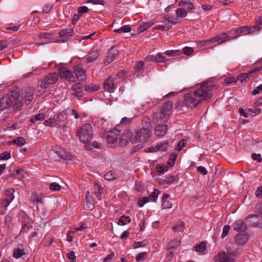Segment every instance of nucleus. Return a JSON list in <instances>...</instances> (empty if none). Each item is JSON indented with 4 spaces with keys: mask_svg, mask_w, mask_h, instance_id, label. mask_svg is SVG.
<instances>
[{
    "mask_svg": "<svg viewBox=\"0 0 262 262\" xmlns=\"http://www.w3.org/2000/svg\"><path fill=\"white\" fill-rule=\"evenodd\" d=\"M172 106L173 103L171 101L164 103L160 114L155 113L154 118L156 119L157 121L167 122L172 112Z\"/></svg>",
    "mask_w": 262,
    "mask_h": 262,
    "instance_id": "nucleus-5",
    "label": "nucleus"
},
{
    "mask_svg": "<svg viewBox=\"0 0 262 262\" xmlns=\"http://www.w3.org/2000/svg\"><path fill=\"white\" fill-rule=\"evenodd\" d=\"M27 249L25 245L18 244L13 249V257L16 259L19 258L24 259V256H26L27 254Z\"/></svg>",
    "mask_w": 262,
    "mask_h": 262,
    "instance_id": "nucleus-10",
    "label": "nucleus"
},
{
    "mask_svg": "<svg viewBox=\"0 0 262 262\" xmlns=\"http://www.w3.org/2000/svg\"><path fill=\"white\" fill-rule=\"evenodd\" d=\"M181 242L179 239H174L168 243L167 245V249L173 250L180 246Z\"/></svg>",
    "mask_w": 262,
    "mask_h": 262,
    "instance_id": "nucleus-33",
    "label": "nucleus"
},
{
    "mask_svg": "<svg viewBox=\"0 0 262 262\" xmlns=\"http://www.w3.org/2000/svg\"><path fill=\"white\" fill-rule=\"evenodd\" d=\"M73 73L76 80L84 81L86 80L85 71L80 64H77L74 67Z\"/></svg>",
    "mask_w": 262,
    "mask_h": 262,
    "instance_id": "nucleus-9",
    "label": "nucleus"
},
{
    "mask_svg": "<svg viewBox=\"0 0 262 262\" xmlns=\"http://www.w3.org/2000/svg\"><path fill=\"white\" fill-rule=\"evenodd\" d=\"M59 77L70 81H76V78L72 71L64 68H60L58 71Z\"/></svg>",
    "mask_w": 262,
    "mask_h": 262,
    "instance_id": "nucleus-13",
    "label": "nucleus"
},
{
    "mask_svg": "<svg viewBox=\"0 0 262 262\" xmlns=\"http://www.w3.org/2000/svg\"><path fill=\"white\" fill-rule=\"evenodd\" d=\"M144 62L142 60H140L136 62L135 67V72L138 74V76L142 74L143 72V66Z\"/></svg>",
    "mask_w": 262,
    "mask_h": 262,
    "instance_id": "nucleus-29",
    "label": "nucleus"
},
{
    "mask_svg": "<svg viewBox=\"0 0 262 262\" xmlns=\"http://www.w3.org/2000/svg\"><path fill=\"white\" fill-rule=\"evenodd\" d=\"M168 127L165 124L157 125L155 128V132L156 136L161 137L164 136L167 131Z\"/></svg>",
    "mask_w": 262,
    "mask_h": 262,
    "instance_id": "nucleus-24",
    "label": "nucleus"
},
{
    "mask_svg": "<svg viewBox=\"0 0 262 262\" xmlns=\"http://www.w3.org/2000/svg\"><path fill=\"white\" fill-rule=\"evenodd\" d=\"M185 223L183 222H180L178 223L177 226L173 227V230L174 232H180L183 230L184 227H185Z\"/></svg>",
    "mask_w": 262,
    "mask_h": 262,
    "instance_id": "nucleus-47",
    "label": "nucleus"
},
{
    "mask_svg": "<svg viewBox=\"0 0 262 262\" xmlns=\"http://www.w3.org/2000/svg\"><path fill=\"white\" fill-rule=\"evenodd\" d=\"M179 6L184 7L188 10H192L194 9L193 4L189 1L181 0L178 4Z\"/></svg>",
    "mask_w": 262,
    "mask_h": 262,
    "instance_id": "nucleus-31",
    "label": "nucleus"
},
{
    "mask_svg": "<svg viewBox=\"0 0 262 262\" xmlns=\"http://www.w3.org/2000/svg\"><path fill=\"white\" fill-rule=\"evenodd\" d=\"M53 36V34L50 33L41 32L38 34L40 39H50Z\"/></svg>",
    "mask_w": 262,
    "mask_h": 262,
    "instance_id": "nucleus-45",
    "label": "nucleus"
},
{
    "mask_svg": "<svg viewBox=\"0 0 262 262\" xmlns=\"http://www.w3.org/2000/svg\"><path fill=\"white\" fill-rule=\"evenodd\" d=\"M104 178L108 181H113L116 178V173L113 171H109L104 175Z\"/></svg>",
    "mask_w": 262,
    "mask_h": 262,
    "instance_id": "nucleus-39",
    "label": "nucleus"
},
{
    "mask_svg": "<svg viewBox=\"0 0 262 262\" xmlns=\"http://www.w3.org/2000/svg\"><path fill=\"white\" fill-rule=\"evenodd\" d=\"M176 13L179 17H185L187 16L188 13L184 8H180L177 9Z\"/></svg>",
    "mask_w": 262,
    "mask_h": 262,
    "instance_id": "nucleus-42",
    "label": "nucleus"
},
{
    "mask_svg": "<svg viewBox=\"0 0 262 262\" xmlns=\"http://www.w3.org/2000/svg\"><path fill=\"white\" fill-rule=\"evenodd\" d=\"M142 127L135 129L131 138L132 144L137 142L144 143L150 137L151 135L152 126L149 119L144 116L142 119Z\"/></svg>",
    "mask_w": 262,
    "mask_h": 262,
    "instance_id": "nucleus-2",
    "label": "nucleus"
},
{
    "mask_svg": "<svg viewBox=\"0 0 262 262\" xmlns=\"http://www.w3.org/2000/svg\"><path fill=\"white\" fill-rule=\"evenodd\" d=\"M257 26H254L251 28H248L247 26H243L239 28L235 29L234 31V33L236 35L237 37L241 34L247 32L248 34L253 32L255 31Z\"/></svg>",
    "mask_w": 262,
    "mask_h": 262,
    "instance_id": "nucleus-20",
    "label": "nucleus"
},
{
    "mask_svg": "<svg viewBox=\"0 0 262 262\" xmlns=\"http://www.w3.org/2000/svg\"><path fill=\"white\" fill-rule=\"evenodd\" d=\"M14 189L13 188L7 189L5 191V194L6 198L5 199V201L8 203L6 205L7 207L9 204L13 200L14 196L13 193L14 192Z\"/></svg>",
    "mask_w": 262,
    "mask_h": 262,
    "instance_id": "nucleus-26",
    "label": "nucleus"
},
{
    "mask_svg": "<svg viewBox=\"0 0 262 262\" xmlns=\"http://www.w3.org/2000/svg\"><path fill=\"white\" fill-rule=\"evenodd\" d=\"M43 124L47 126L55 127L57 126V122L55 119L51 118L49 120H46L44 121Z\"/></svg>",
    "mask_w": 262,
    "mask_h": 262,
    "instance_id": "nucleus-50",
    "label": "nucleus"
},
{
    "mask_svg": "<svg viewBox=\"0 0 262 262\" xmlns=\"http://www.w3.org/2000/svg\"><path fill=\"white\" fill-rule=\"evenodd\" d=\"M249 236L243 233H238L234 237L235 243L238 245H244L249 241Z\"/></svg>",
    "mask_w": 262,
    "mask_h": 262,
    "instance_id": "nucleus-22",
    "label": "nucleus"
},
{
    "mask_svg": "<svg viewBox=\"0 0 262 262\" xmlns=\"http://www.w3.org/2000/svg\"><path fill=\"white\" fill-rule=\"evenodd\" d=\"M117 82L114 80L113 76H110L104 82V88L108 92H113Z\"/></svg>",
    "mask_w": 262,
    "mask_h": 262,
    "instance_id": "nucleus-18",
    "label": "nucleus"
},
{
    "mask_svg": "<svg viewBox=\"0 0 262 262\" xmlns=\"http://www.w3.org/2000/svg\"><path fill=\"white\" fill-rule=\"evenodd\" d=\"M130 222V219L128 216L123 215L119 219L118 224L119 225L123 226L126 225L127 223H129Z\"/></svg>",
    "mask_w": 262,
    "mask_h": 262,
    "instance_id": "nucleus-43",
    "label": "nucleus"
},
{
    "mask_svg": "<svg viewBox=\"0 0 262 262\" xmlns=\"http://www.w3.org/2000/svg\"><path fill=\"white\" fill-rule=\"evenodd\" d=\"M120 132L115 129L111 132L107 136V142L111 147L114 146L118 139Z\"/></svg>",
    "mask_w": 262,
    "mask_h": 262,
    "instance_id": "nucleus-15",
    "label": "nucleus"
},
{
    "mask_svg": "<svg viewBox=\"0 0 262 262\" xmlns=\"http://www.w3.org/2000/svg\"><path fill=\"white\" fill-rule=\"evenodd\" d=\"M53 152L56 154L60 159L63 160H69L70 158V155L66 149L60 146H57L54 148Z\"/></svg>",
    "mask_w": 262,
    "mask_h": 262,
    "instance_id": "nucleus-16",
    "label": "nucleus"
},
{
    "mask_svg": "<svg viewBox=\"0 0 262 262\" xmlns=\"http://www.w3.org/2000/svg\"><path fill=\"white\" fill-rule=\"evenodd\" d=\"M162 22L164 25H167V26H168L170 29L171 25L177 24L180 23V21L175 17L165 15L162 18Z\"/></svg>",
    "mask_w": 262,
    "mask_h": 262,
    "instance_id": "nucleus-23",
    "label": "nucleus"
},
{
    "mask_svg": "<svg viewBox=\"0 0 262 262\" xmlns=\"http://www.w3.org/2000/svg\"><path fill=\"white\" fill-rule=\"evenodd\" d=\"M119 55V51L115 46L111 48L108 52L106 58L104 59V64L107 65L112 62L114 59Z\"/></svg>",
    "mask_w": 262,
    "mask_h": 262,
    "instance_id": "nucleus-14",
    "label": "nucleus"
},
{
    "mask_svg": "<svg viewBox=\"0 0 262 262\" xmlns=\"http://www.w3.org/2000/svg\"><path fill=\"white\" fill-rule=\"evenodd\" d=\"M98 52L97 51H94L90 53L85 58L86 63H90L96 59L98 56Z\"/></svg>",
    "mask_w": 262,
    "mask_h": 262,
    "instance_id": "nucleus-30",
    "label": "nucleus"
},
{
    "mask_svg": "<svg viewBox=\"0 0 262 262\" xmlns=\"http://www.w3.org/2000/svg\"><path fill=\"white\" fill-rule=\"evenodd\" d=\"M10 106L16 111L22 106V98L17 89H12L9 94L4 95L0 99V110H4Z\"/></svg>",
    "mask_w": 262,
    "mask_h": 262,
    "instance_id": "nucleus-1",
    "label": "nucleus"
},
{
    "mask_svg": "<svg viewBox=\"0 0 262 262\" xmlns=\"http://www.w3.org/2000/svg\"><path fill=\"white\" fill-rule=\"evenodd\" d=\"M147 255V253L146 252L140 253L136 256V260L137 261L143 260L146 259Z\"/></svg>",
    "mask_w": 262,
    "mask_h": 262,
    "instance_id": "nucleus-55",
    "label": "nucleus"
},
{
    "mask_svg": "<svg viewBox=\"0 0 262 262\" xmlns=\"http://www.w3.org/2000/svg\"><path fill=\"white\" fill-rule=\"evenodd\" d=\"M155 59L156 62H165L166 59L165 57L161 53H159L156 55V56L154 58Z\"/></svg>",
    "mask_w": 262,
    "mask_h": 262,
    "instance_id": "nucleus-53",
    "label": "nucleus"
},
{
    "mask_svg": "<svg viewBox=\"0 0 262 262\" xmlns=\"http://www.w3.org/2000/svg\"><path fill=\"white\" fill-rule=\"evenodd\" d=\"M158 151H165L167 150L169 146V143L167 141L157 143Z\"/></svg>",
    "mask_w": 262,
    "mask_h": 262,
    "instance_id": "nucleus-35",
    "label": "nucleus"
},
{
    "mask_svg": "<svg viewBox=\"0 0 262 262\" xmlns=\"http://www.w3.org/2000/svg\"><path fill=\"white\" fill-rule=\"evenodd\" d=\"M250 75H249V72L247 73H242L241 74L239 75L238 77V80H240L242 82L245 81L246 80V79L247 78H249V77H250Z\"/></svg>",
    "mask_w": 262,
    "mask_h": 262,
    "instance_id": "nucleus-57",
    "label": "nucleus"
},
{
    "mask_svg": "<svg viewBox=\"0 0 262 262\" xmlns=\"http://www.w3.org/2000/svg\"><path fill=\"white\" fill-rule=\"evenodd\" d=\"M157 171L160 174H163L168 170V167L165 165H158L156 167Z\"/></svg>",
    "mask_w": 262,
    "mask_h": 262,
    "instance_id": "nucleus-49",
    "label": "nucleus"
},
{
    "mask_svg": "<svg viewBox=\"0 0 262 262\" xmlns=\"http://www.w3.org/2000/svg\"><path fill=\"white\" fill-rule=\"evenodd\" d=\"M115 257L114 252H111L110 254L106 256L103 259V262H111L113 258Z\"/></svg>",
    "mask_w": 262,
    "mask_h": 262,
    "instance_id": "nucleus-63",
    "label": "nucleus"
},
{
    "mask_svg": "<svg viewBox=\"0 0 262 262\" xmlns=\"http://www.w3.org/2000/svg\"><path fill=\"white\" fill-rule=\"evenodd\" d=\"M233 227V229L236 231H244L247 228L246 224L242 220H238L236 222Z\"/></svg>",
    "mask_w": 262,
    "mask_h": 262,
    "instance_id": "nucleus-27",
    "label": "nucleus"
},
{
    "mask_svg": "<svg viewBox=\"0 0 262 262\" xmlns=\"http://www.w3.org/2000/svg\"><path fill=\"white\" fill-rule=\"evenodd\" d=\"M33 227V223L27 222L25 223L21 227L20 231V233H26Z\"/></svg>",
    "mask_w": 262,
    "mask_h": 262,
    "instance_id": "nucleus-36",
    "label": "nucleus"
},
{
    "mask_svg": "<svg viewBox=\"0 0 262 262\" xmlns=\"http://www.w3.org/2000/svg\"><path fill=\"white\" fill-rule=\"evenodd\" d=\"M159 193L160 191L158 189H154V191L151 192V194H150L148 196V198H149V200L155 202L158 197Z\"/></svg>",
    "mask_w": 262,
    "mask_h": 262,
    "instance_id": "nucleus-41",
    "label": "nucleus"
},
{
    "mask_svg": "<svg viewBox=\"0 0 262 262\" xmlns=\"http://www.w3.org/2000/svg\"><path fill=\"white\" fill-rule=\"evenodd\" d=\"M125 74V73L124 71H121L117 73L112 75L111 76H113L114 80L116 81V80L118 79H122L124 77Z\"/></svg>",
    "mask_w": 262,
    "mask_h": 262,
    "instance_id": "nucleus-52",
    "label": "nucleus"
},
{
    "mask_svg": "<svg viewBox=\"0 0 262 262\" xmlns=\"http://www.w3.org/2000/svg\"><path fill=\"white\" fill-rule=\"evenodd\" d=\"M247 219L250 220V224L253 227L258 226L260 221L259 217L257 215H249L248 216Z\"/></svg>",
    "mask_w": 262,
    "mask_h": 262,
    "instance_id": "nucleus-28",
    "label": "nucleus"
},
{
    "mask_svg": "<svg viewBox=\"0 0 262 262\" xmlns=\"http://www.w3.org/2000/svg\"><path fill=\"white\" fill-rule=\"evenodd\" d=\"M148 202L149 198L146 196L143 197L138 201V205L140 207H142L144 206V204L148 203Z\"/></svg>",
    "mask_w": 262,
    "mask_h": 262,
    "instance_id": "nucleus-60",
    "label": "nucleus"
},
{
    "mask_svg": "<svg viewBox=\"0 0 262 262\" xmlns=\"http://www.w3.org/2000/svg\"><path fill=\"white\" fill-rule=\"evenodd\" d=\"M227 253L224 251H220L217 255L216 262H234L233 258L229 255L236 256L234 251H232L229 248H227Z\"/></svg>",
    "mask_w": 262,
    "mask_h": 262,
    "instance_id": "nucleus-8",
    "label": "nucleus"
},
{
    "mask_svg": "<svg viewBox=\"0 0 262 262\" xmlns=\"http://www.w3.org/2000/svg\"><path fill=\"white\" fill-rule=\"evenodd\" d=\"M79 140L84 144L89 143L93 136L92 127L89 123L83 124L77 132Z\"/></svg>",
    "mask_w": 262,
    "mask_h": 262,
    "instance_id": "nucleus-4",
    "label": "nucleus"
},
{
    "mask_svg": "<svg viewBox=\"0 0 262 262\" xmlns=\"http://www.w3.org/2000/svg\"><path fill=\"white\" fill-rule=\"evenodd\" d=\"M11 158V155L9 152L8 151H5L3 152L1 155H0V160H8Z\"/></svg>",
    "mask_w": 262,
    "mask_h": 262,
    "instance_id": "nucleus-62",
    "label": "nucleus"
},
{
    "mask_svg": "<svg viewBox=\"0 0 262 262\" xmlns=\"http://www.w3.org/2000/svg\"><path fill=\"white\" fill-rule=\"evenodd\" d=\"M50 189L53 191H57L61 189V186L58 183L53 182L50 184Z\"/></svg>",
    "mask_w": 262,
    "mask_h": 262,
    "instance_id": "nucleus-58",
    "label": "nucleus"
},
{
    "mask_svg": "<svg viewBox=\"0 0 262 262\" xmlns=\"http://www.w3.org/2000/svg\"><path fill=\"white\" fill-rule=\"evenodd\" d=\"M153 25L152 23L147 22L143 23L142 25L139 26L138 28V32L141 33L144 31L147 30Z\"/></svg>",
    "mask_w": 262,
    "mask_h": 262,
    "instance_id": "nucleus-38",
    "label": "nucleus"
},
{
    "mask_svg": "<svg viewBox=\"0 0 262 262\" xmlns=\"http://www.w3.org/2000/svg\"><path fill=\"white\" fill-rule=\"evenodd\" d=\"M11 142L16 144L18 146H20L24 145L25 144L26 140L24 138L19 137H17L16 139L13 140L11 141Z\"/></svg>",
    "mask_w": 262,
    "mask_h": 262,
    "instance_id": "nucleus-44",
    "label": "nucleus"
},
{
    "mask_svg": "<svg viewBox=\"0 0 262 262\" xmlns=\"http://www.w3.org/2000/svg\"><path fill=\"white\" fill-rule=\"evenodd\" d=\"M236 38L237 36L229 37L227 33L225 32H222L219 35L212 37L211 39H210V41H211L212 42H218V45H219L224 43L226 41L234 39Z\"/></svg>",
    "mask_w": 262,
    "mask_h": 262,
    "instance_id": "nucleus-12",
    "label": "nucleus"
},
{
    "mask_svg": "<svg viewBox=\"0 0 262 262\" xmlns=\"http://www.w3.org/2000/svg\"><path fill=\"white\" fill-rule=\"evenodd\" d=\"M200 103H201L200 99L192 92L184 95L183 103L187 107L193 108L198 106Z\"/></svg>",
    "mask_w": 262,
    "mask_h": 262,
    "instance_id": "nucleus-7",
    "label": "nucleus"
},
{
    "mask_svg": "<svg viewBox=\"0 0 262 262\" xmlns=\"http://www.w3.org/2000/svg\"><path fill=\"white\" fill-rule=\"evenodd\" d=\"M32 202L36 203V208L41 207L43 204V196L36 193L33 194L31 196Z\"/></svg>",
    "mask_w": 262,
    "mask_h": 262,
    "instance_id": "nucleus-25",
    "label": "nucleus"
},
{
    "mask_svg": "<svg viewBox=\"0 0 262 262\" xmlns=\"http://www.w3.org/2000/svg\"><path fill=\"white\" fill-rule=\"evenodd\" d=\"M100 86L98 84H89L86 85L84 88L85 91L88 92H95L99 90Z\"/></svg>",
    "mask_w": 262,
    "mask_h": 262,
    "instance_id": "nucleus-37",
    "label": "nucleus"
},
{
    "mask_svg": "<svg viewBox=\"0 0 262 262\" xmlns=\"http://www.w3.org/2000/svg\"><path fill=\"white\" fill-rule=\"evenodd\" d=\"M71 90L74 91V92L72 94V95L75 97L80 98L83 95V85L81 83L78 82L74 84L71 87Z\"/></svg>",
    "mask_w": 262,
    "mask_h": 262,
    "instance_id": "nucleus-19",
    "label": "nucleus"
},
{
    "mask_svg": "<svg viewBox=\"0 0 262 262\" xmlns=\"http://www.w3.org/2000/svg\"><path fill=\"white\" fill-rule=\"evenodd\" d=\"M195 251L203 252L206 249V244L205 242H201L199 245L194 247Z\"/></svg>",
    "mask_w": 262,
    "mask_h": 262,
    "instance_id": "nucleus-48",
    "label": "nucleus"
},
{
    "mask_svg": "<svg viewBox=\"0 0 262 262\" xmlns=\"http://www.w3.org/2000/svg\"><path fill=\"white\" fill-rule=\"evenodd\" d=\"M165 54L169 56H175L181 55L182 51L180 50H167L165 52Z\"/></svg>",
    "mask_w": 262,
    "mask_h": 262,
    "instance_id": "nucleus-40",
    "label": "nucleus"
},
{
    "mask_svg": "<svg viewBox=\"0 0 262 262\" xmlns=\"http://www.w3.org/2000/svg\"><path fill=\"white\" fill-rule=\"evenodd\" d=\"M217 89L216 85L204 82L200 85H198L195 90L192 92L200 99L201 102L202 101H207L211 99L213 96L212 92Z\"/></svg>",
    "mask_w": 262,
    "mask_h": 262,
    "instance_id": "nucleus-3",
    "label": "nucleus"
},
{
    "mask_svg": "<svg viewBox=\"0 0 262 262\" xmlns=\"http://www.w3.org/2000/svg\"><path fill=\"white\" fill-rule=\"evenodd\" d=\"M131 31V28L127 26H124L119 29L115 30V32H117L119 33H128L129 32Z\"/></svg>",
    "mask_w": 262,
    "mask_h": 262,
    "instance_id": "nucleus-46",
    "label": "nucleus"
},
{
    "mask_svg": "<svg viewBox=\"0 0 262 262\" xmlns=\"http://www.w3.org/2000/svg\"><path fill=\"white\" fill-rule=\"evenodd\" d=\"M133 133L129 130H126L120 137V144L121 146L127 145L129 142H131V138H132Z\"/></svg>",
    "mask_w": 262,
    "mask_h": 262,
    "instance_id": "nucleus-17",
    "label": "nucleus"
},
{
    "mask_svg": "<svg viewBox=\"0 0 262 262\" xmlns=\"http://www.w3.org/2000/svg\"><path fill=\"white\" fill-rule=\"evenodd\" d=\"M230 228V226L229 225H225L223 228V232L221 235V237L222 238L225 237L229 232V230Z\"/></svg>",
    "mask_w": 262,
    "mask_h": 262,
    "instance_id": "nucleus-61",
    "label": "nucleus"
},
{
    "mask_svg": "<svg viewBox=\"0 0 262 262\" xmlns=\"http://www.w3.org/2000/svg\"><path fill=\"white\" fill-rule=\"evenodd\" d=\"M17 89L20 91V96L22 98V101L24 100L26 104L29 105L33 99L34 89L29 88L24 91L20 90L18 88Z\"/></svg>",
    "mask_w": 262,
    "mask_h": 262,
    "instance_id": "nucleus-11",
    "label": "nucleus"
},
{
    "mask_svg": "<svg viewBox=\"0 0 262 262\" xmlns=\"http://www.w3.org/2000/svg\"><path fill=\"white\" fill-rule=\"evenodd\" d=\"M67 257L71 261V262H76V257L75 252L71 251L67 254Z\"/></svg>",
    "mask_w": 262,
    "mask_h": 262,
    "instance_id": "nucleus-56",
    "label": "nucleus"
},
{
    "mask_svg": "<svg viewBox=\"0 0 262 262\" xmlns=\"http://www.w3.org/2000/svg\"><path fill=\"white\" fill-rule=\"evenodd\" d=\"M261 112L260 108H250L249 110V115H251L252 116H256L259 114Z\"/></svg>",
    "mask_w": 262,
    "mask_h": 262,
    "instance_id": "nucleus-59",
    "label": "nucleus"
},
{
    "mask_svg": "<svg viewBox=\"0 0 262 262\" xmlns=\"http://www.w3.org/2000/svg\"><path fill=\"white\" fill-rule=\"evenodd\" d=\"M92 147L95 148H100V144L98 143L96 141H93L92 143V145L88 144L85 145V148L86 150H91L92 149Z\"/></svg>",
    "mask_w": 262,
    "mask_h": 262,
    "instance_id": "nucleus-51",
    "label": "nucleus"
},
{
    "mask_svg": "<svg viewBox=\"0 0 262 262\" xmlns=\"http://www.w3.org/2000/svg\"><path fill=\"white\" fill-rule=\"evenodd\" d=\"M60 36L62 37H68L73 35V30L72 28H68L62 29L59 32Z\"/></svg>",
    "mask_w": 262,
    "mask_h": 262,
    "instance_id": "nucleus-32",
    "label": "nucleus"
},
{
    "mask_svg": "<svg viewBox=\"0 0 262 262\" xmlns=\"http://www.w3.org/2000/svg\"><path fill=\"white\" fill-rule=\"evenodd\" d=\"M45 118L43 113H38L33 115L30 119V121L32 123H35L38 121L43 120Z\"/></svg>",
    "mask_w": 262,
    "mask_h": 262,
    "instance_id": "nucleus-34",
    "label": "nucleus"
},
{
    "mask_svg": "<svg viewBox=\"0 0 262 262\" xmlns=\"http://www.w3.org/2000/svg\"><path fill=\"white\" fill-rule=\"evenodd\" d=\"M194 52L193 48L192 47H186L183 49V53L187 56L191 55Z\"/></svg>",
    "mask_w": 262,
    "mask_h": 262,
    "instance_id": "nucleus-54",
    "label": "nucleus"
},
{
    "mask_svg": "<svg viewBox=\"0 0 262 262\" xmlns=\"http://www.w3.org/2000/svg\"><path fill=\"white\" fill-rule=\"evenodd\" d=\"M89 9L88 7L83 6L80 7L78 9V12L79 14H80L85 13L88 12L89 11Z\"/></svg>",
    "mask_w": 262,
    "mask_h": 262,
    "instance_id": "nucleus-64",
    "label": "nucleus"
},
{
    "mask_svg": "<svg viewBox=\"0 0 262 262\" xmlns=\"http://www.w3.org/2000/svg\"><path fill=\"white\" fill-rule=\"evenodd\" d=\"M58 79V74L55 73H52L45 77L41 81L40 85L38 87V91L41 89H46L51 84L55 83Z\"/></svg>",
    "mask_w": 262,
    "mask_h": 262,
    "instance_id": "nucleus-6",
    "label": "nucleus"
},
{
    "mask_svg": "<svg viewBox=\"0 0 262 262\" xmlns=\"http://www.w3.org/2000/svg\"><path fill=\"white\" fill-rule=\"evenodd\" d=\"M70 110H65L60 113L58 114L55 119V120L57 122V125L59 124L66 122L68 118V114L70 113Z\"/></svg>",
    "mask_w": 262,
    "mask_h": 262,
    "instance_id": "nucleus-21",
    "label": "nucleus"
}]
</instances>
